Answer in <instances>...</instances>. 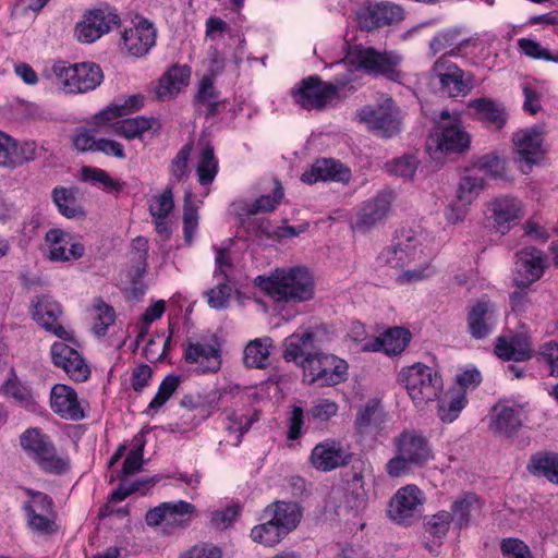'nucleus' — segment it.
Returning a JSON list of instances; mask_svg holds the SVG:
<instances>
[{
  "label": "nucleus",
  "mask_w": 558,
  "mask_h": 558,
  "mask_svg": "<svg viewBox=\"0 0 558 558\" xmlns=\"http://www.w3.org/2000/svg\"><path fill=\"white\" fill-rule=\"evenodd\" d=\"M256 287L275 302L301 303L314 295V282L305 267L276 268L269 276H257Z\"/></svg>",
  "instance_id": "1"
},
{
  "label": "nucleus",
  "mask_w": 558,
  "mask_h": 558,
  "mask_svg": "<svg viewBox=\"0 0 558 558\" xmlns=\"http://www.w3.org/2000/svg\"><path fill=\"white\" fill-rule=\"evenodd\" d=\"M403 61L401 54L395 51H379L373 47L355 45L351 47L344 60L348 68L353 71L362 70L369 75L383 76L392 82H399L403 77L400 65Z\"/></svg>",
  "instance_id": "2"
},
{
  "label": "nucleus",
  "mask_w": 558,
  "mask_h": 558,
  "mask_svg": "<svg viewBox=\"0 0 558 558\" xmlns=\"http://www.w3.org/2000/svg\"><path fill=\"white\" fill-rule=\"evenodd\" d=\"M332 66L337 70L333 83H325L318 76H308L302 80L300 86L292 92L296 104L304 109H322L353 81V71L345 62H336Z\"/></svg>",
  "instance_id": "3"
},
{
  "label": "nucleus",
  "mask_w": 558,
  "mask_h": 558,
  "mask_svg": "<svg viewBox=\"0 0 558 558\" xmlns=\"http://www.w3.org/2000/svg\"><path fill=\"white\" fill-rule=\"evenodd\" d=\"M398 380L417 409H424L429 402L437 400L444 386L439 373L420 362L403 367Z\"/></svg>",
  "instance_id": "4"
},
{
  "label": "nucleus",
  "mask_w": 558,
  "mask_h": 558,
  "mask_svg": "<svg viewBox=\"0 0 558 558\" xmlns=\"http://www.w3.org/2000/svg\"><path fill=\"white\" fill-rule=\"evenodd\" d=\"M51 75L56 85L68 94L94 90L104 78L100 66L93 62L70 64L66 61H57L51 66Z\"/></svg>",
  "instance_id": "5"
},
{
  "label": "nucleus",
  "mask_w": 558,
  "mask_h": 558,
  "mask_svg": "<svg viewBox=\"0 0 558 558\" xmlns=\"http://www.w3.org/2000/svg\"><path fill=\"white\" fill-rule=\"evenodd\" d=\"M356 116L378 137L391 138L401 132V110L390 96L383 95L377 104L363 107Z\"/></svg>",
  "instance_id": "6"
},
{
  "label": "nucleus",
  "mask_w": 558,
  "mask_h": 558,
  "mask_svg": "<svg viewBox=\"0 0 558 558\" xmlns=\"http://www.w3.org/2000/svg\"><path fill=\"white\" fill-rule=\"evenodd\" d=\"M21 446L47 473L63 474L70 468V459L59 456L50 438L37 428L21 435Z\"/></svg>",
  "instance_id": "7"
},
{
  "label": "nucleus",
  "mask_w": 558,
  "mask_h": 558,
  "mask_svg": "<svg viewBox=\"0 0 558 558\" xmlns=\"http://www.w3.org/2000/svg\"><path fill=\"white\" fill-rule=\"evenodd\" d=\"M426 257L422 236L412 230H402L397 234L393 243L379 253L377 260L380 265L404 268L415 263L425 264Z\"/></svg>",
  "instance_id": "8"
},
{
  "label": "nucleus",
  "mask_w": 558,
  "mask_h": 558,
  "mask_svg": "<svg viewBox=\"0 0 558 558\" xmlns=\"http://www.w3.org/2000/svg\"><path fill=\"white\" fill-rule=\"evenodd\" d=\"M195 511L196 508L191 502L166 501L148 510L145 520L149 526H158L163 523L167 531L185 529L190 525Z\"/></svg>",
  "instance_id": "9"
},
{
  "label": "nucleus",
  "mask_w": 558,
  "mask_h": 558,
  "mask_svg": "<svg viewBox=\"0 0 558 558\" xmlns=\"http://www.w3.org/2000/svg\"><path fill=\"white\" fill-rule=\"evenodd\" d=\"M392 201L393 193L391 191H383L361 203L356 208L352 229L364 233L377 227L388 216Z\"/></svg>",
  "instance_id": "10"
},
{
  "label": "nucleus",
  "mask_w": 558,
  "mask_h": 558,
  "mask_svg": "<svg viewBox=\"0 0 558 558\" xmlns=\"http://www.w3.org/2000/svg\"><path fill=\"white\" fill-rule=\"evenodd\" d=\"M497 323L498 307L492 300L482 298L469 305L466 328L473 339L482 340L488 337L496 329Z\"/></svg>",
  "instance_id": "11"
},
{
  "label": "nucleus",
  "mask_w": 558,
  "mask_h": 558,
  "mask_svg": "<svg viewBox=\"0 0 558 558\" xmlns=\"http://www.w3.org/2000/svg\"><path fill=\"white\" fill-rule=\"evenodd\" d=\"M348 364L344 360L320 352L315 361L308 364L304 374L310 383H317L323 387L338 385L347 379Z\"/></svg>",
  "instance_id": "12"
},
{
  "label": "nucleus",
  "mask_w": 558,
  "mask_h": 558,
  "mask_svg": "<svg viewBox=\"0 0 558 558\" xmlns=\"http://www.w3.org/2000/svg\"><path fill=\"white\" fill-rule=\"evenodd\" d=\"M429 149L444 154L462 153L470 146V136L463 130L460 119L448 123H440L430 134Z\"/></svg>",
  "instance_id": "13"
},
{
  "label": "nucleus",
  "mask_w": 558,
  "mask_h": 558,
  "mask_svg": "<svg viewBox=\"0 0 558 558\" xmlns=\"http://www.w3.org/2000/svg\"><path fill=\"white\" fill-rule=\"evenodd\" d=\"M430 77L433 82H437L439 90L449 97L465 95L469 90L463 70L451 62L446 54L434 63Z\"/></svg>",
  "instance_id": "14"
},
{
  "label": "nucleus",
  "mask_w": 558,
  "mask_h": 558,
  "mask_svg": "<svg viewBox=\"0 0 558 558\" xmlns=\"http://www.w3.org/2000/svg\"><path fill=\"white\" fill-rule=\"evenodd\" d=\"M119 23L120 17L116 11L97 9L86 14L84 20L76 25L75 35L80 41L90 44L109 33Z\"/></svg>",
  "instance_id": "15"
},
{
  "label": "nucleus",
  "mask_w": 558,
  "mask_h": 558,
  "mask_svg": "<svg viewBox=\"0 0 558 558\" xmlns=\"http://www.w3.org/2000/svg\"><path fill=\"white\" fill-rule=\"evenodd\" d=\"M283 347L284 360L287 362H294L302 367L304 374L308 369V364L315 361L320 353V349L315 341V335L312 331L292 333L284 339Z\"/></svg>",
  "instance_id": "16"
},
{
  "label": "nucleus",
  "mask_w": 558,
  "mask_h": 558,
  "mask_svg": "<svg viewBox=\"0 0 558 558\" xmlns=\"http://www.w3.org/2000/svg\"><path fill=\"white\" fill-rule=\"evenodd\" d=\"M54 366L62 368L74 381L83 383L88 379L90 369L83 356L64 342H54L50 349Z\"/></svg>",
  "instance_id": "17"
},
{
  "label": "nucleus",
  "mask_w": 558,
  "mask_h": 558,
  "mask_svg": "<svg viewBox=\"0 0 558 558\" xmlns=\"http://www.w3.org/2000/svg\"><path fill=\"white\" fill-rule=\"evenodd\" d=\"M37 157V145L35 142L25 141L19 143L10 135L0 131V167L15 169L35 160Z\"/></svg>",
  "instance_id": "18"
},
{
  "label": "nucleus",
  "mask_w": 558,
  "mask_h": 558,
  "mask_svg": "<svg viewBox=\"0 0 558 558\" xmlns=\"http://www.w3.org/2000/svg\"><path fill=\"white\" fill-rule=\"evenodd\" d=\"M61 314L62 310L60 304L49 296H37L32 301V316L34 320L58 338L72 340L71 333L58 323V317Z\"/></svg>",
  "instance_id": "19"
},
{
  "label": "nucleus",
  "mask_w": 558,
  "mask_h": 558,
  "mask_svg": "<svg viewBox=\"0 0 558 558\" xmlns=\"http://www.w3.org/2000/svg\"><path fill=\"white\" fill-rule=\"evenodd\" d=\"M157 32L154 25L145 19H141L134 26L125 28L121 33V43L133 57H143L156 44Z\"/></svg>",
  "instance_id": "20"
},
{
  "label": "nucleus",
  "mask_w": 558,
  "mask_h": 558,
  "mask_svg": "<svg viewBox=\"0 0 558 558\" xmlns=\"http://www.w3.org/2000/svg\"><path fill=\"white\" fill-rule=\"evenodd\" d=\"M351 169L340 160L333 158H320L302 174L301 180L307 184H314L318 181H332L348 184L351 181Z\"/></svg>",
  "instance_id": "21"
},
{
  "label": "nucleus",
  "mask_w": 558,
  "mask_h": 558,
  "mask_svg": "<svg viewBox=\"0 0 558 558\" xmlns=\"http://www.w3.org/2000/svg\"><path fill=\"white\" fill-rule=\"evenodd\" d=\"M424 497L422 492L414 485H408L400 488L392 497L388 514L397 523H409L423 505Z\"/></svg>",
  "instance_id": "22"
},
{
  "label": "nucleus",
  "mask_w": 558,
  "mask_h": 558,
  "mask_svg": "<svg viewBox=\"0 0 558 558\" xmlns=\"http://www.w3.org/2000/svg\"><path fill=\"white\" fill-rule=\"evenodd\" d=\"M404 20V9L396 3L383 1L359 14V25L368 32Z\"/></svg>",
  "instance_id": "23"
},
{
  "label": "nucleus",
  "mask_w": 558,
  "mask_h": 558,
  "mask_svg": "<svg viewBox=\"0 0 558 558\" xmlns=\"http://www.w3.org/2000/svg\"><path fill=\"white\" fill-rule=\"evenodd\" d=\"M524 418L522 405L499 402L492 409L489 427L494 433L512 436L521 428Z\"/></svg>",
  "instance_id": "24"
},
{
  "label": "nucleus",
  "mask_w": 558,
  "mask_h": 558,
  "mask_svg": "<svg viewBox=\"0 0 558 558\" xmlns=\"http://www.w3.org/2000/svg\"><path fill=\"white\" fill-rule=\"evenodd\" d=\"M517 269L521 276V280L518 281L519 287H526L538 280L549 266L544 252L534 246L522 248L517 253Z\"/></svg>",
  "instance_id": "25"
},
{
  "label": "nucleus",
  "mask_w": 558,
  "mask_h": 558,
  "mask_svg": "<svg viewBox=\"0 0 558 558\" xmlns=\"http://www.w3.org/2000/svg\"><path fill=\"white\" fill-rule=\"evenodd\" d=\"M184 360L190 364H198L203 373L217 372L221 366L220 345L216 339L210 342L189 341Z\"/></svg>",
  "instance_id": "26"
},
{
  "label": "nucleus",
  "mask_w": 558,
  "mask_h": 558,
  "mask_svg": "<svg viewBox=\"0 0 558 558\" xmlns=\"http://www.w3.org/2000/svg\"><path fill=\"white\" fill-rule=\"evenodd\" d=\"M46 242L49 244V258L53 262H69L78 259L85 254L82 243L73 241L70 233L51 229L46 233Z\"/></svg>",
  "instance_id": "27"
},
{
  "label": "nucleus",
  "mask_w": 558,
  "mask_h": 558,
  "mask_svg": "<svg viewBox=\"0 0 558 558\" xmlns=\"http://www.w3.org/2000/svg\"><path fill=\"white\" fill-rule=\"evenodd\" d=\"M489 211L498 232L505 234L523 215V206L519 198L512 196L497 197L489 203Z\"/></svg>",
  "instance_id": "28"
},
{
  "label": "nucleus",
  "mask_w": 558,
  "mask_h": 558,
  "mask_svg": "<svg viewBox=\"0 0 558 558\" xmlns=\"http://www.w3.org/2000/svg\"><path fill=\"white\" fill-rule=\"evenodd\" d=\"M50 403L52 411L62 418L80 421L85 416L76 391L68 385L57 384L52 387Z\"/></svg>",
  "instance_id": "29"
},
{
  "label": "nucleus",
  "mask_w": 558,
  "mask_h": 558,
  "mask_svg": "<svg viewBox=\"0 0 558 558\" xmlns=\"http://www.w3.org/2000/svg\"><path fill=\"white\" fill-rule=\"evenodd\" d=\"M397 451L407 457L415 466H422L432 458L427 439L415 430H403L396 438Z\"/></svg>",
  "instance_id": "30"
},
{
  "label": "nucleus",
  "mask_w": 558,
  "mask_h": 558,
  "mask_svg": "<svg viewBox=\"0 0 558 558\" xmlns=\"http://www.w3.org/2000/svg\"><path fill=\"white\" fill-rule=\"evenodd\" d=\"M494 350L498 357L506 361H527L533 354L531 337L524 331H518L509 339L498 337Z\"/></svg>",
  "instance_id": "31"
},
{
  "label": "nucleus",
  "mask_w": 558,
  "mask_h": 558,
  "mask_svg": "<svg viewBox=\"0 0 558 558\" xmlns=\"http://www.w3.org/2000/svg\"><path fill=\"white\" fill-rule=\"evenodd\" d=\"M350 458L351 454L336 441H325L316 445L311 454L313 465L324 472L347 465Z\"/></svg>",
  "instance_id": "32"
},
{
  "label": "nucleus",
  "mask_w": 558,
  "mask_h": 558,
  "mask_svg": "<svg viewBox=\"0 0 558 558\" xmlns=\"http://www.w3.org/2000/svg\"><path fill=\"white\" fill-rule=\"evenodd\" d=\"M411 340V333L402 328L395 327L380 337H376L363 345V351L384 352L387 355H398L405 350Z\"/></svg>",
  "instance_id": "33"
},
{
  "label": "nucleus",
  "mask_w": 558,
  "mask_h": 558,
  "mask_svg": "<svg viewBox=\"0 0 558 558\" xmlns=\"http://www.w3.org/2000/svg\"><path fill=\"white\" fill-rule=\"evenodd\" d=\"M262 518L270 519L279 525L282 533L289 534L299 525L302 509L296 502L276 501L264 509Z\"/></svg>",
  "instance_id": "34"
},
{
  "label": "nucleus",
  "mask_w": 558,
  "mask_h": 558,
  "mask_svg": "<svg viewBox=\"0 0 558 558\" xmlns=\"http://www.w3.org/2000/svg\"><path fill=\"white\" fill-rule=\"evenodd\" d=\"M194 104L206 119L215 117L225 109L226 100L220 99V93L215 88L213 77L207 75L202 77Z\"/></svg>",
  "instance_id": "35"
},
{
  "label": "nucleus",
  "mask_w": 558,
  "mask_h": 558,
  "mask_svg": "<svg viewBox=\"0 0 558 558\" xmlns=\"http://www.w3.org/2000/svg\"><path fill=\"white\" fill-rule=\"evenodd\" d=\"M483 502L474 493H464L451 505V519L459 529L469 526L481 514Z\"/></svg>",
  "instance_id": "36"
},
{
  "label": "nucleus",
  "mask_w": 558,
  "mask_h": 558,
  "mask_svg": "<svg viewBox=\"0 0 558 558\" xmlns=\"http://www.w3.org/2000/svg\"><path fill=\"white\" fill-rule=\"evenodd\" d=\"M468 107L474 111L477 120L487 123L496 130H500L507 121L504 106L489 98L481 97L473 99L468 104Z\"/></svg>",
  "instance_id": "37"
},
{
  "label": "nucleus",
  "mask_w": 558,
  "mask_h": 558,
  "mask_svg": "<svg viewBox=\"0 0 558 558\" xmlns=\"http://www.w3.org/2000/svg\"><path fill=\"white\" fill-rule=\"evenodd\" d=\"M198 160L196 166V173L198 182L202 186H207L213 183L218 173V159L215 156L214 146L206 138H201L197 143Z\"/></svg>",
  "instance_id": "38"
},
{
  "label": "nucleus",
  "mask_w": 558,
  "mask_h": 558,
  "mask_svg": "<svg viewBox=\"0 0 558 558\" xmlns=\"http://www.w3.org/2000/svg\"><path fill=\"white\" fill-rule=\"evenodd\" d=\"M512 141L518 154L529 166L534 161L532 156L542 153L543 134L537 126L518 131L513 134Z\"/></svg>",
  "instance_id": "39"
},
{
  "label": "nucleus",
  "mask_w": 558,
  "mask_h": 558,
  "mask_svg": "<svg viewBox=\"0 0 558 558\" xmlns=\"http://www.w3.org/2000/svg\"><path fill=\"white\" fill-rule=\"evenodd\" d=\"M191 71L187 66H172L160 78L157 96L160 100L174 97L189 84Z\"/></svg>",
  "instance_id": "40"
},
{
  "label": "nucleus",
  "mask_w": 558,
  "mask_h": 558,
  "mask_svg": "<svg viewBox=\"0 0 558 558\" xmlns=\"http://www.w3.org/2000/svg\"><path fill=\"white\" fill-rule=\"evenodd\" d=\"M527 470L534 476L546 477L558 484V453L537 452L529 461Z\"/></svg>",
  "instance_id": "41"
},
{
  "label": "nucleus",
  "mask_w": 558,
  "mask_h": 558,
  "mask_svg": "<svg viewBox=\"0 0 558 558\" xmlns=\"http://www.w3.org/2000/svg\"><path fill=\"white\" fill-rule=\"evenodd\" d=\"M157 123V120L154 118H146L143 116H138L135 118H128L121 120L116 124L114 134L119 136H123L128 140H133L136 137H141L143 133L153 129L154 124Z\"/></svg>",
  "instance_id": "42"
},
{
  "label": "nucleus",
  "mask_w": 558,
  "mask_h": 558,
  "mask_svg": "<svg viewBox=\"0 0 558 558\" xmlns=\"http://www.w3.org/2000/svg\"><path fill=\"white\" fill-rule=\"evenodd\" d=\"M385 414L377 403H367L362 409L355 420L356 427L362 434L376 432L384 423Z\"/></svg>",
  "instance_id": "43"
},
{
  "label": "nucleus",
  "mask_w": 558,
  "mask_h": 558,
  "mask_svg": "<svg viewBox=\"0 0 558 558\" xmlns=\"http://www.w3.org/2000/svg\"><path fill=\"white\" fill-rule=\"evenodd\" d=\"M264 522L256 525L251 531V537L254 542L265 546H274L278 544L288 534L282 533L279 525L268 518H262Z\"/></svg>",
  "instance_id": "44"
},
{
  "label": "nucleus",
  "mask_w": 558,
  "mask_h": 558,
  "mask_svg": "<svg viewBox=\"0 0 558 558\" xmlns=\"http://www.w3.org/2000/svg\"><path fill=\"white\" fill-rule=\"evenodd\" d=\"M269 340V338L256 339L245 347L243 361L247 367L263 368L267 365L270 354L269 344L267 343Z\"/></svg>",
  "instance_id": "45"
},
{
  "label": "nucleus",
  "mask_w": 558,
  "mask_h": 558,
  "mask_svg": "<svg viewBox=\"0 0 558 558\" xmlns=\"http://www.w3.org/2000/svg\"><path fill=\"white\" fill-rule=\"evenodd\" d=\"M2 389L7 397L13 398L21 407L28 410L35 409L36 401L31 389L16 377L9 378Z\"/></svg>",
  "instance_id": "46"
},
{
  "label": "nucleus",
  "mask_w": 558,
  "mask_h": 558,
  "mask_svg": "<svg viewBox=\"0 0 558 558\" xmlns=\"http://www.w3.org/2000/svg\"><path fill=\"white\" fill-rule=\"evenodd\" d=\"M194 142L190 140L177 153L175 157L170 162V174L177 182H183L189 178L190 168L189 160L193 151Z\"/></svg>",
  "instance_id": "47"
},
{
  "label": "nucleus",
  "mask_w": 558,
  "mask_h": 558,
  "mask_svg": "<svg viewBox=\"0 0 558 558\" xmlns=\"http://www.w3.org/2000/svg\"><path fill=\"white\" fill-rule=\"evenodd\" d=\"M52 201L59 213L66 218H75L83 214L81 207L75 205L73 192L63 186H57L52 190Z\"/></svg>",
  "instance_id": "48"
},
{
  "label": "nucleus",
  "mask_w": 558,
  "mask_h": 558,
  "mask_svg": "<svg viewBox=\"0 0 558 558\" xmlns=\"http://www.w3.org/2000/svg\"><path fill=\"white\" fill-rule=\"evenodd\" d=\"M484 187V179L477 175H465L460 180L457 190V199L471 205Z\"/></svg>",
  "instance_id": "49"
},
{
  "label": "nucleus",
  "mask_w": 558,
  "mask_h": 558,
  "mask_svg": "<svg viewBox=\"0 0 558 558\" xmlns=\"http://www.w3.org/2000/svg\"><path fill=\"white\" fill-rule=\"evenodd\" d=\"M181 383V378L178 375L170 374L166 376L158 387L156 396L148 404V410H159L174 393Z\"/></svg>",
  "instance_id": "50"
},
{
  "label": "nucleus",
  "mask_w": 558,
  "mask_h": 558,
  "mask_svg": "<svg viewBox=\"0 0 558 558\" xmlns=\"http://www.w3.org/2000/svg\"><path fill=\"white\" fill-rule=\"evenodd\" d=\"M198 227L197 208L192 204V193L185 192L183 210L184 240L190 245Z\"/></svg>",
  "instance_id": "51"
},
{
  "label": "nucleus",
  "mask_w": 558,
  "mask_h": 558,
  "mask_svg": "<svg viewBox=\"0 0 558 558\" xmlns=\"http://www.w3.org/2000/svg\"><path fill=\"white\" fill-rule=\"evenodd\" d=\"M283 197V187L280 182L276 181L272 195H262L253 204L247 207V215H256L259 213L271 211Z\"/></svg>",
  "instance_id": "52"
},
{
  "label": "nucleus",
  "mask_w": 558,
  "mask_h": 558,
  "mask_svg": "<svg viewBox=\"0 0 558 558\" xmlns=\"http://www.w3.org/2000/svg\"><path fill=\"white\" fill-rule=\"evenodd\" d=\"M468 403L465 391L458 392L448 402H440L438 415L444 423H452Z\"/></svg>",
  "instance_id": "53"
},
{
  "label": "nucleus",
  "mask_w": 558,
  "mask_h": 558,
  "mask_svg": "<svg viewBox=\"0 0 558 558\" xmlns=\"http://www.w3.org/2000/svg\"><path fill=\"white\" fill-rule=\"evenodd\" d=\"M82 177L85 181L92 182L94 185L102 186L105 191H120L122 184L114 181L105 170L92 167L82 169Z\"/></svg>",
  "instance_id": "54"
},
{
  "label": "nucleus",
  "mask_w": 558,
  "mask_h": 558,
  "mask_svg": "<svg viewBox=\"0 0 558 558\" xmlns=\"http://www.w3.org/2000/svg\"><path fill=\"white\" fill-rule=\"evenodd\" d=\"M257 421L256 414L253 416H238L234 413H231L228 416V425L226 427L227 432L234 436L232 440L233 446H239L242 441L243 435L251 428L252 424Z\"/></svg>",
  "instance_id": "55"
},
{
  "label": "nucleus",
  "mask_w": 558,
  "mask_h": 558,
  "mask_svg": "<svg viewBox=\"0 0 558 558\" xmlns=\"http://www.w3.org/2000/svg\"><path fill=\"white\" fill-rule=\"evenodd\" d=\"M460 31L458 28H446L437 33L429 41V51L434 57L437 53L444 51L459 44Z\"/></svg>",
  "instance_id": "56"
},
{
  "label": "nucleus",
  "mask_w": 558,
  "mask_h": 558,
  "mask_svg": "<svg viewBox=\"0 0 558 558\" xmlns=\"http://www.w3.org/2000/svg\"><path fill=\"white\" fill-rule=\"evenodd\" d=\"M417 168V160L414 156H403L386 163V169L390 174L411 179Z\"/></svg>",
  "instance_id": "57"
},
{
  "label": "nucleus",
  "mask_w": 558,
  "mask_h": 558,
  "mask_svg": "<svg viewBox=\"0 0 558 558\" xmlns=\"http://www.w3.org/2000/svg\"><path fill=\"white\" fill-rule=\"evenodd\" d=\"M427 259L428 256L425 259V264L417 263L418 266L402 270V272L396 277V282L400 286H405L422 281L429 277L433 274V269L428 265Z\"/></svg>",
  "instance_id": "58"
},
{
  "label": "nucleus",
  "mask_w": 558,
  "mask_h": 558,
  "mask_svg": "<svg viewBox=\"0 0 558 558\" xmlns=\"http://www.w3.org/2000/svg\"><path fill=\"white\" fill-rule=\"evenodd\" d=\"M165 310H166V304H165V301H162V300L157 301L147 307V310L142 315V318L137 325V328L140 329L138 335H137L138 341L144 339V337L146 336V333L149 329L150 324L153 322H155L156 319H159L163 315Z\"/></svg>",
  "instance_id": "59"
},
{
  "label": "nucleus",
  "mask_w": 558,
  "mask_h": 558,
  "mask_svg": "<svg viewBox=\"0 0 558 558\" xmlns=\"http://www.w3.org/2000/svg\"><path fill=\"white\" fill-rule=\"evenodd\" d=\"M451 521L450 512L442 510L425 522V529L434 537L441 538L448 533Z\"/></svg>",
  "instance_id": "60"
},
{
  "label": "nucleus",
  "mask_w": 558,
  "mask_h": 558,
  "mask_svg": "<svg viewBox=\"0 0 558 558\" xmlns=\"http://www.w3.org/2000/svg\"><path fill=\"white\" fill-rule=\"evenodd\" d=\"M174 207L172 187H167L155 202L150 204L149 211L153 217L167 218Z\"/></svg>",
  "instance_id": "61"
},
{
  "label": "nucleus",
  "mask_w": 558,
  "mask_h": 558,
  "mask_svg": "<svg viewBox=\"0 0 558 558\" xmlns=\"http://www.w3.org/2000/svg\"><path fill=\"white\" fill-rule=\"evenodd\" d=\"M232 288L228 282H220L216 288L205 292L208 305L215 310H221L228 305Z\"/></svg>",
  "instance_id": "62"
},
{
  "label": "nucleus",
  "mask_w": 558,
  "mask_h": 558,
  "mask_svg": "<svg viewBox=\"0 0 558 558\" xmlns=\"http://www.w3.org/2000/svg\"><path fill=\"white\" fill-rule=\"evenodd\" d=\"M519 47L522 51L533 59H544L546 61L558 63V53L551 54L547 49H544L537 41L521 38L518 41Z\"/></svg>",
  "instance_id": "63"
},
{
  "label": "nucleus",
  "mask_w": 558,
  "mask_h": 558,
  "mask_svg": "<svg viewBox=\"0 0 558 558\" xmlns=\"http://www.w3.org/2000/svg\"><path fill=\"white\" fill-rule=\"evenodd\" d=\"M180 558H222V551L214 544L198 543L181 554Z\"/></svg>",
  "instance_id": "64"
}]
</instances>
